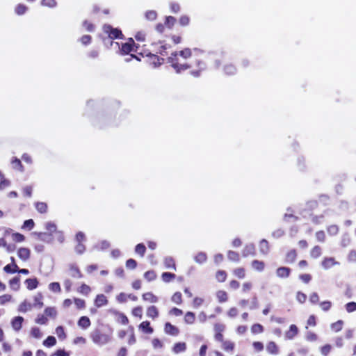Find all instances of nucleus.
<instances>
[{
    "label": "nucleus",
    "instance_id": "obj_1",
    "mask_svg": "<svg viewBox=\"0 0 356 356\" xmlns=\"http://www.w3.org/2000/svg\"><path fill=\"white\" fill-rule=\"evenodd\" d=\"M200 54H203L202 51L196 49L193 51L189 49H185L172 54L169 58V62L177 72H181V71L186 70L188 67H192L193 63H195L196 65L200 68V70L198 72L193 71L192 74L194 76H198L200 72L205 68L204 63L196 58V56Z\"/></svg>",
    "mask_w": 356,
    "mask_h": 356
},
{
    "label": "nucleus",
    "instance_id": "obj_2",
    "mask_svg": "<svg viewBox=\"0 0 356 356\" xmlns=\"http://www.w3.org/2000/svg\"><path fill=\"white\" fill-rule=\"evenodd\" d=\"M92 339L94 343L98 345H104L107 343L111 339L109 334L100 333L99 331H95L91 334Z\"/></svg>",
    "mask_w": 356,
    "mask_h": 356
},
{
    "label": "nucleus",
    "instance_id": "obj_3",
    "mask_svg": "<svg viewBox=\"0 0 356 356\" xmlns=\"http://www.w3.org/2000/svg\"><path fill=\"white\" fill-rule=\"evenodd\" d=\"M138 47L135 45L134 40L129 38L127 42L122 44L120 51L122 54H128L131 52L136 51Z\"/></svg>",
    "mask_w": 356,
    "mask_h": 356
},
{
    "label": "nucleus",
    "instance_id": "obj_4",
    "mask_svg": "<svg viewBox=\"0 0 356 356\" xmlns=\"http://www.w3.org/2000/svg\"><path fill=\"white\" fill-rule=\"evenodd\" d=\"M103 30L111 39L120 38L122 35V33L119 29H113L109 25H104Z\"/></svg>",
    "mask_w": 356,
    "mask_h": 356
},
{
    "label": "nucleus",
    "instance_id": "obj_5",
    "mask_svg": "<svg viewBox=\"0 0 356 356\" xmlns=\"http://www.w3.org/2000/svg\"><path fill=\"white\" fill-rule=\"evenodd\" d=\"M17 254L22 261H26L31 257V250L28 248L21 247L17 249Z\"/></svg>",
    "mask_w": 356,
    "mask_h": 356
},
{
    "label": "nucleus",
    "instance_id": "obj_6",
    "mask_svg": "<svg viewBox=\"0 0 356 356\" xmlns=\"http://www.w3.org/2000/svg\"><path fill=\"white\" fill-rule=\"evenodd\" d=\"M137 297L131 293H120L116 296V300L119 303H124L128 300L136 301Z\"/></svg>",
    "mask_w": 356,
    "mask_h": 356
},
{
    "label": "nucleus",
    "instance_id": "obj_7",
    "mask_svg": "<svg viewBox=\"0 0 356 356\" xmlns=\"http://www.w3.org/2000/svg\"><path fill=\"white\" fill-rule=\"evenodd\" d=\"M8 285L11 291H18L21 288V280L19 276H15L8 281Z\"/></svg>",
    "mask_w": 356,
    "mask_h": 356
},
{
    "label": "nucleus",
    "instance_id": "obj_8",
    "mask_svg": "<svg viewBox=\"0 0 356 356\" xmlns=\"http://www.w3.org/2000/svg\"><path fill=\"white\" fill-rule=\"evenodd\" d=\"M147 63H149L152 67H156L160 66L163 63V59L160 58L159 56L154 54L147 55Z\"/></svg>",
    "mask_w": 356,
    "mask_h": 356
},
{
    "label": "nucleus",
    "instance_id": "obj_9",
    "mask_svg": "<svg viewBox=\"0 0 356 356\" xmlns=\"http://www.w3.org/2000/svg\"><path fill=\"white\" fill-rule=\"evenodd\" d=\"M24 322V318L22 316H15L11 320V326L13 329L18 332L19 331L22 327V324Z\"/></svg>",
    "mask_w": 356,
    "mask_h": 356
},
{
    "label": "nucleus",
    "instance_id": "obj_10",
    "mask_svg": "<svg viewBox=\"0 0 356 356\" xmlns=\"http://www.w3.org/2000/svg\"><path fill=\"white\" fill-rule=\"evenodd\" d=\"M24 284L28 290L32 291L38 286L39 282L35 277L28 278L24 281Z\"/></svg>",
    "mask_w": 356,
    "mask_h": 356
},
{
    "label": "nucleus",
    "instance_id": "obj_11",
    "mask_svg": "<svg viewBox=\"0 0 356 356\" xmlns=\"http://www.w3.org/2000/svg\"><path fill=\"white\" fill-rule=\"evenodd\" d=\"M11 264H7L3 267L4 272L8 274H13L18 271V266L15 263L13 257H11Z\"/></svg>",
    "mask_w": 356,
    "mask_h": 356
},
{
    "label": "nucleus",
    "instance_id": "obj_12",
    "mask_svg": "<svg viewBox=\"0 0 356 356\" xmlns=\"http://www.w3.org/2000/svg\"><path fill=\"white\" fill-rule=\"evenodd\" d=\"M33 305L29 301L25 300L21 302L18 307V311L22 313H26L32 309Z\"/></svg>",
    "mask_w": 356,
    "mask_h": 356
},
{
    "label": "nucleus",
    "instance_id": "obj_13",
    "mask_svg": "<svg viewBox=\"0 0 356 356\" xmlns=\"http://www.w3.org/2000/svg\"><path fill=\"white\" fill-rule=\"evenodd\" d=\"M139 330L145 334H151L153 333L154 330L150 326V323L148 321H143L138 326Z\"/></svg>",
    "mask_w": 356,
    "mask_h": 356
},
{
    "label": "nucleus",
    "instance_id": "obj_14",
    "mask_svg": "<svg viewBox=\"0 0 356 356\" xmlns=\"http://www.w3.org/2000/svg\"><path fill=\"white\" fill-rule=\"evenodd\" d=\"M29 334L31 337L35 339H40L43 337L42 330L38 327H31Z\"/></svg>",
    "mask_w": 356,
    "mask_h": 356
},
{
    "label": "nucleus",
    "instance_id": "obj_15",
    "mask_svg": "<svg viewBox=\"0 0 356 356\" xmlns=\"http://www.w3.org/2000/svg\"><path fill=\"white\" fill-rule=\"evenodd\" d=\"M143 299L145 301L149 302L150 303H156L158 302V297L152 293V292H147L143 295Z\"/></svg>",
    "mask_w": 356,
    "mask_h": 356
},
{
    "label": "nucleus",
    "instance_id": "obj_16",
    "mask_svg": "<svg viewBox=\"0 0 356 356\" xmlns=\"http://www.w3.org/2000/svg\"><path fill=\"white\" fill-rule=\"evenodd\" d=\"M0 247L4 248L8 252H12L15 250V246L8 244L4 238H0Z\"/></svg>",
    "mask_w": 356,
    "mask_h": 356
},
{
    "label": "nucleus",
    "instance_id": "obj_17",
    "mask_svg": "<svg viewBox=\"0 0 356 356\" xmlns=\"http://www.w3.org/2000/svg\"><path fill=\"white\" fill-rule=\"evenodd\" d=\"M78 325L83 329H86L90 325V321L87 316H82L78 321Z\"/></svg>",
    "mask_w": 356,
    "mask_h": 356
},
{
    "label": "nucleus",
    "instance_id": "obj_18",
    "mask_svg": "<svg viewBox=\"0 0 356 356\" xmlns=\"http://www.w3.org/2000/svg\"><path fill=\"white\" fill-rule=\"evenodd\" d=\"M12 240L15 243H22L25 241L26 237L19 232H12Z\"/></svg>",
    "mask_w": 356,
    "mask_h": 356
},
{
    "label": "nucleus",
    "instance_id": "obj_19",
    "mask_svg": "<svg viewBox=\"0 0 356 356\" xmlns=\"http://www.w3.org/2000/svg\"><path fill=\"white\" fill-rule=\"evenodd\" d=\"M10 185V181L6 179L4 177L3 174L0 171V190H4L5 188L9 187Z\"/></svg>",
    "mask_w": 356,
    "mask_h": 356
},
{
    "label": "nucleus",
    "instance_id": "obj_20",
    "mask_svg": "<svg viewBox=\"0 0 356 356\" xmlns=\"http://www.w3.org/2000/svg\"><path fill=\"white\" fill-rule=\"evenodd\" d=\"M55 333L60 340H65L66 339V333L63 326H58L56 328Z\"/></svg>",
    "mask_w": 356,
    "mask_h": 356
},
{
    "label": "nucleus",
    "instance_id": "obj_21",
    "mask_svg": "<svg viewBox=\"0 0 356 356\" xmlns=\"http://www.w3.org/2000/svg\"><path fill=\"white\" fill-rule=\"evenodd\" d=\"M165 331L166 333L172 335H177L178 334V329L169 323H165Z\"/></svg>",
    "mask_w": 356,
    "mask_h": 356
},
{
    "label": "nucleus",
    "instance_id": "obj_22",
    "mask_svg": "<svg viewBox=\"0 0 356 356\" xmlns=\"http://www.w3.org/2000/svg\"><path fill=\"white\" fill-rule=\"evenodd\" d=\"M159 312L156 307L151 306L147 309V316L152 318H155L158 316Z\"/></svg>",
    "mask_w": 356,
    "mask_h": 356
},
{
    "label": "nucleus",
    "instance_id": "obj_23",
    "mask_svg": "<svg viewBox=\"0 0 356 356\" xmlns=\"http://www.w3.org/2000/svg\"><path fill=\"white\" fill-rule=\"evenodd\" d=\"M56 343V339L53 336H49L42 343L43 346L45 347H52L55 346Z\"/></svg>",
    "mask_w": 356,
    "mask_h": 356
},
{
    "label": "nucleus",
    "instance_id": "obj_24",
    "mask_svg": "<svg viewBox=\"0 0 356 356\" xmlns=\"http://www.w3.org/2000/svg\"><path fill=\"white\" fill-rule=\"evenodd\" d=\"M33 307L41 308L43 306L42 296L41 293H38L34 296Z\"/></svg>",
    "mask_w": 356,
    "mask_h": 356
},
{
    "label": "nucleus",
    "instance_id": "obj_25",
    "mask_svg": "<svg viewBox=\"0 0 356 356\" xmlns=\"http://www.w3.org/2000/svg\"><path fill=\"white\" fill-rule=\"evenodd\" d=\"M35 226V222L32 219L26 220L24 222L22 229L23 230H27L30 231Z\"/></svg>",
    "mask_w": 356,
    "mask_h": 356
},
{
    "label": "nucleus",
    "instance_id": "obj_26",
    "mask_svg": "<svg viewBox=\"0 0 356 356\" xmlns=\"http://www.w3.org/2000/svg\"><path fill=\"white\" fill-rule=\"evenodd\" d=\"M107 303L106 297L104 295H98L95 299V305L97 307H102Z\"/></svg>",
    "mask_w": 356,
    "mask_h": 356
},
{
    "label": "nucleus",
    "instance_id": "obj_27",
    "mask_svg": "<svg viewBox=\"0 0 356 356\" xmlns=\"http://www.w3.org/2000/svg\"><path fill=\"white\" fill-rule=\"evenodd\" d=\"M298 333V328L296 325H291L289 330L286 333V337L288 339L293 338Z\"/></svg>",
    "mask_w": 356,
    "mask_h": 356
},
{
    "label": "nucleus",
    "instance_id": "obj_28",
    "mask_svg": "<svg viewBox=\"0 0 356 356\" xmlns=\"http://www.w3.org/2000/svg\"><path fill=\"white\" fill-rule=\"evenodd\" d=\"M267 351L270 354L276 355L278 353V348L274 342H270L266 346Z\"/></svg>",
    "mask_w": 356,
    "mask_h": 356
},
{
    "label": "nucleus",
    "instance_id": "obj_29",
    "mask_svg": "<svg viewBox=\"0 0 356 356\" xmlns=\"http://www.w3.org/2000/svg\"><path fill=\"white\" fill-rule=\"evenodd\" d=\"M343 322L341 320L331 324L330 327L332 331L337 332L343 328Z\"/></svg>",
    "mask_w": 356,
    "mask_h": 356
},
{
    "label": "nucleus",
    "instance_id": "obj_30",
    "mask_svg": "<svg viewBox=\"0 0 356 356\" xmlns=\"http://www.w3.org/2000/svg\"><path fill=\"white\" fill-rule=\"evenodd\" d=\"M35 207L37 211L42 213H45L47 210V205L44 202H36Z\"/></svg>",
    "mask_w": 356,
    "mask_h": 356
},
{
    "label": "nucleus",
    "instance_id": "obj_31",
    "mask_svg": "<svg viewBox=\"0 0 356 356\" xmlns=\"http://www.w3.org/2000/svg\"><path fill=\"white\" fill-rule=\"evenodd\" d=\"M44 314L47 317L55 318L57 315V312L54 307H47L44 309Z\"/></svg>",
    "mask_w": 356,
    "mask_h": 356
},
{
    "label": "nucleus",
    "instance_id": "obj_32",
    "mask_svg": "<svg viewBox=\"0 0 356 356\" xmlns=\"http://www.w3.org/2000/svg\"><path fill=\"white\" fill-rule=\"evenodd\" d=\"M144 277L147 281L151 282L156 278V274L154 270H149L145 273Z\"/></svg>",
    "mask_w": 356,
    "mask_h": 356
},
{
    "label": "nucleus",
    "instance_id": "obj_33",
    "mask_svg": "<svg viewBox=\"0 0 356 356\" xmlns=\"http://www.w3.org/2000/svg\"><path fill=\"white\" fill-rule=\"evenodd\" d=\"M185 350H186V343H177L173 347V351L175 353L184 352Z\"/></svg>",
    "mask_w": 356,
    "mask_h": 356
},
{
    "label": "nucleus",
    "instance_id": "obj_34",
    "mask_svg": "<svg viewBox=\"0 0 356 356\" xmlns=\"http://www.w3.org/2000/svg\"><path fill=\"white\" fill-rule=\"evenodd\" d=\"M13 301V296L10 294H3L0 296V305H5Z\"/></svg>",
    "mask_w": 356,
    "mask_h": 356
},
{
    "label": "nucleus",
    "instance_id": "obj_35",
    "mask_svg": "<svg viewBox=\"0 0 356 356\" xmlns=\"http://www.w3.org/2000/svg\"><path fill=\"white\" fill-rule=\"evenodd\" d=\"M195 314L193 312H188L185 314L184 321L188 324H192L195 321Z\"/></svg>",
    "mask_w": 356,
    "mask_h": 356
},
{
    "label": "nucleus",
    "instance_id": "obj_36",
    "mask_svg": "<svg viewBox=\"0 0 356 356\" xmlns=\"http://www.w3.org/2000/svg\"><path fill=\"white\" fill-rule=\"evenodd\" d=\"M289 274V269L285 267L280 268L277 270V276L280 277H286Z\"/></svg>",
    "mask_w": 356,
    "mask_h": 356
},
{
    "label": "nucleus",
    "instance_id": "obj_37",
    "mask_svg": "<svg viewBox=\"0 0 356 356\" xmlns=\"http://www.w3.org/2000/svg\"><path fill=\"white\" fill-rule=\"evenodd\" d=\"M47 321L48 318L45 314H39L35 320V322L40 325H44Z\"/></svg>",
    "mask_w": 356,
    "mask_h": 356
},
{
    "label": "nucleus",
    "instance_id": "obj_38",
    "mask_svg": "<svg viewBox=\"0 0 356 356\" xmlns=\"http://www.w3.org/2000/svg\"><path fill=\"white\" fill-rule=\"evenodd\" d=\"M175 277V275L171 273H163L161 275V278L165 282H169L174 280Z\"/></svg>",
    "mask_w": 356,
    "mask_h": 356
},
{
    "label": "nucleus",
    "instance_id": "obj_39",
    "mask_svg": "<svg viewBox=\"0 0 356 356\" xmlns=\"http://www.w3.org/2000/svg\"><path fill=\"white\" fill-rule=\"evenodd\" d=\"M27 9L28 8L24 4H19L15 8V13L17 15H21L24 14L26 12Z\"/></svg>",
    "mask_w": 356,
    "mask_h": 356
},
{
    "label": "nucleus",
    "instance_id": "obj_40",
    "mask_svg": "<svg viewBox=\"0 0 356 356\" xmlns=\"http://www.w3.org/2000/svg\"><path fill=\"white\" fill-rule=\"evenodd\" d=\"M145 18L147 20H155L157 17V13L154 10H148L145 13Z\"/></svg>",
    "mask_w": 356,
    "mask_h": 356
},
{
    "label": "nucleus",
    "instance_id": "obj_41",
    "mask_svg": "<svg viewBox=\"0 0 356 356\" xmlns=\"http://www.w3.org/2000/svg\"><path fill=\"white\" fill-rule=\"evenodd\" d=\"M164 264L167 268H172L175 270V264L172 258L167 257L164 260Z\"/></svg>",
    "mask_w": 356,
    "mask_h": 356
},
{
    "label": "nucleus",
    "instance_id": "obj_42",
    "mask_svg": "<svg viewBox=\"0 0 356 356\" xmlns=\"http://www.w3.org/2000/svg\"><path fill=\"white\" fill-rule=\"evenodd\" d=\"M145 246L142 243H139L136 246L135 252L136 253L140 254L141 257H143L145 252Z\"/></svg>",
    "mask_w": 356,
    "mask_h": 356
},
{
    "label": "nucleus",
    "instance_id": "obj_43",
    "mask_svg": "<svg viewBox=\"0 0 356 356\" xmlns=\"http://www.w3.org/2000/svg\"><path fill=\"white\" fill-rule=\"evenodd\" d=\"M252 266L254 270L261 271L264 268V264L261 261H254L252 262Z\"/></svg>",
    "mask_w": 356,
    "mask_h": 356
},
{
    "label": "nucleus",
    "instance_id": "obj_44",
    "mask_svg": "<svg viewBox=\"0 0 356 356\" xmlns=\"http://www.w3.org/2000/svg\"><path fill=\"white\" fill-rule=\"evenodd\" d=\"M204 303V299L202 298L196 297L193 300V307L197 309Z\"/></svg>",
    "mask_w": 356,
    "mask_h": 356
},
{
    "label": "nucleus",
    "instance_id": "obj_45",
    "mask_svg": "<svg viewBox=\"0 0 356 356\" xmlns=\"http://www.w3.org/2000/svg\"><path fill=\"white\" fill-rule=\"evenodd\" d=\"M41 4L43 6L54 8L56 6V0H42Z\"/></svg>",
    "mask_w": 356,
    "mask_h": 356
},
{
    "label": "nucleus",
    "instance_id": "obj_46",
    "mask_svg": "<svg viewBox=\"0 0 356 356\" xmlns=\"http://www.w3.org/2000/svg\"><path fill=\"white\" fill-rule=\"evenodd\" d=\"M195 260L196 262L202 264L207 260V256L204 253L200 252L195 256Z\"/></svg>",
    "mask_w": 356,
    "mask_h": 356
},
{
    "label": "nucleus",
    "instance_id": "obj_47",
    "mask_svg": "<svg viewBox=\"0 0 356 356\" xmlns=\"http://www.w3.org/2000/svg\"><path fill=\"white\" fill-rule=\"evenodd\" d=\"M216 296L220 302H225L227 299V296L225 291H219L216 293Z\"/></svg>",
    "mask_w": 356,
    "mask_h": 356
},
{
    "label": "nucleus",
    "instance_id": "obj_48",
    "mask_svg": "<svg viewBox=\"0 0 356 356\" xmlns=\"http://www.w3.org/2000/svg\"><path fill=\"white\" fill-rule=\"evenodd\" d=\"M49 289L53 292H60V286L58 282H52L49 284Z\"/></svg>",
    "mask_w": 356,
    "mask_h": 356
},
{
    "label": "nucleus",
    "instance_id": "obj_49",
    "mask_svg": "<svg viewBox=\"0 0 356 356\" xmlns=\"http://www.w3.org/2000/svg\"><path fill=\"white\" fill-rule=\"evenodd\" d=\"M12 164L14 168L17 169L20 171H23V166L21 161L18 159H13L12 160Z\"/></svg>",
    "mask_w": 356,
    "mask_h": 356
},
{
    "label": "nucleus",
    "instance_id": "obj_50",
    "mask_svg": "<svg viewBox=\"0 0 356 356\" xmlns=\"http://www.w3.org/2000/svg\"><path fill=\"white\" fill-rule=\"evenodd\" d=\"M251 331L254 334H259L263 332V327L260 324H254L251 327Z\"/></svg>",
    "mask_w": 356,
    "mask_h": 356
},
{
    "label": "nucleus",
    "instance_id": "obj_51",
    "mask_svg": "<svg viewBox=\"0 0 356 356\" xmlns=\"http://www.w3.org/2000/svg\"><path fill=\"white\" fill-rule=\"evenodd\" d=\"M132 314L134 316L139 317L141 318L143 316V308L141 307H137L133 309Z\"/></svg>",
    "mask_w": 356,
    "mask_h": 356
},
{
    "label": "nucleus",
    "instance_id": "obj_52",
    "mask_svg": "<svg viewBox=\"0 0 356 356\" xmlns=\"http://www.w3.org/2000/svg\"><path fill=\"white\" fill-rule=\"evenodd\" d=\"M51 356H70V353L65 351L64 349H58L51 354Z\"/></svg>",
    "mask_w": 356,
    "mask_h": 356
},
{
    "label": "nucleus",
    "instance_id": "obj_53",
    "mask_svg": "<svg viewBox=\"0 0 356 356\" xmlns=\"http://www.w3.org/2000/svg\"><path fill=\"white\" fill-rule=\"evenodd\" d=\"M46 229L51 234H55L57 232L56 225L52 222H47L46 224Z\"/></svg>",
    "mask_w": 356,
    "mask_h": 356
},
{
    "label": "nucleus",
    "instance_id": "obj_54",
    "mask_svg": "<svg viewBox=\"0 0 356 356\" xmlns=\"http://www.w3.org/2000/svg\"><path fill=\"white\" fill-rule=\"evenodd\" d=\"M346 309L348 312H353L356 311V302H350L346 305Z\"/></svg>",
    "mask_w": 356,
    "mask_h": 356
},
{
    "label": "nucleus",
    "instance_id": "obj_55",
    "mask_svg": "<svg viewBox=\"0 0 356 356\" xmlns=\"http://www.w3.org/2000/svg\"><path fill=\"white\" fill-rule=\"evenodd\" d=\"M172 300L176 304L181 302V294L179 292H176L172 297Z\"/></svg>",
    "mask_w": 356,
    "mask_h": 356
},
{
    "label": "nucleus",
    "instance_id": "obj_56",
    "mask_svg": "<svg viewBox=\"0 0 356 356\" xmlns=\"http://www.w3.org/2000/svg\"><path fill=\"white\" fill-rule=\"evenodd\" d=\"M226 273L225 271H222V270H220L218 272H217L216 273V279L219 281V282H224L226 279Z\"/></svg>",
    "mask_w": 356,
    "mask_h": 356
},
{
    "label": "nucleus",
    "instance_id": "obj_57",
    "mask_svg": "<svg viewBox=\"0 0 356 356\" xmlns=\"http://www.w3.org/2000/svg\"><path fill=\"white\" fill-rule=\"evenodd\" d=\"M54 238L59 243H62L64 241V236L61 232H56Z\"/></svg>",
    "mask_w": 356,
    "mask_h": 356
},
{
    "label": "nucleus",
    "instance_id": "obj_58",
    "mask_svg": "<svg viewBox=\"0 0 356 356\" xmlns=\"http://www.w3.org/2000/svg\"><path fill=\"white\" fill-rule=\"evenodd\" d=\"M334 264V262L332 259H326L323 261V266L325 268H330Z\"/></svg>",
    "mask_w": 356,
    "mask_h": 356
},
{
    "label": "nucleus",
    "instance_id": "obj_59",
    "mask_svg": "<svg viewBox=\"0 0 356 356\" xmlns=\"http://www.w3.org/2000/svg\"><path fill=\"white\" fill-rule=\"evenodd\" d=\"M136 261L132 259H129L126 262V266L127 268L134 269L136 267Z\"/></svg>",
    "mask_w": 356,
    "mask_h": 356
},
{
    "label": "nucleus",
    "instance_id": "obj_60",
    "mask_svg": "<svg viewBox=\"0 0 356 356\" xmlns=\"http://www.w3.org/2000/svg\"><path fill=\"white\" fill-rule=\"evenodd\" d=\"M73 343L76 345H84L86 339L82 337H77L74 339Z\"/></svg>",
    "mask_w": 356,
    "mask_h": 356
},
{
    "label": "nucleus",
    "instance_id": "obj_61",
    "mask_svg": "<svg viewBox=\"0 0 356 356\" xmlns=\"http://www.w3.org/2000/svg\"><path fill=\"white\" fill-rule=\"evenodd\" d=\"M320 306L323 311H327L330 309L332 303L330 301H324L320 304Z\"/></svg>",
    "mask_w": 356,
    "mask_h": 356
},
{
    "label": "nucleus",
    "instance_id": "obj_62",
    "mask_svg": "<svg viewBox=\"0 0 356 356\" xmlns=\"http://www.w3.org/2000/svg\"><path fill=\"white\" fill-rule=\"evenodd\" d=\"M252 346H253L254 350L257 351V352H260L264 348L263 343H261V342H259V341L254 342L252 343Z\"/></svg>",
    "mask_w": 356,
    "mask_h": 356
},
{
    "label": "nucleus",
    "instance_id": "obj_63",
    "mask_svg": "<svg viewBox=\"0 0 356 356\" xmlns=\"http://www.w3.org/2000/svg\"><path fill=\"white\" fill-rule=\"evenodd\" d=\"M152 343L154 348H155V349L161 348L163 346L162 342L159 339H154L152 341Z\"/></svg>",
    "mask_w": 356,
    "mask_h": 356
},
{
    "label": "nucleus",
    "instance_id": "obj_64",
    "mask_svg": "<svg viewBox=\"0 0 356 356\" xmlns=\"http://www.w3.org/2000/svg\"><path fill=\"white\" fill-rule=\"evenodd\" d=\"M190 19L188 16H181L179 19V24L182 26H186L189 24Z\"/></svg>",
    "mask_w": 356,
    "mask_h": 356
}]
</instances>
